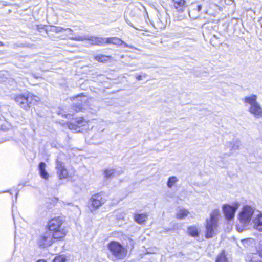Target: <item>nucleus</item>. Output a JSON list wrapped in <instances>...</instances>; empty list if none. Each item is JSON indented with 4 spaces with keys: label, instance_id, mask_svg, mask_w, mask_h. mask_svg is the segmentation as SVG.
Here are the masks:
<instances>
[{
    "label": "nucleus",
    "instance_id": "nucleus-1",
    "mask_svg": "<svg viewBox=\"0 0 262 262\" xmlns=\"http://www.w3.org/2000/svg\"><path fill=\"white\" fill-rule=\"evenodd\" d=\"M62 224L63 221L61 218L57 217L52 219L47 224L48 231H51L54 238L58 239L64 237L67 232Z\"/></svg>",
    "mask_w": 262,
    "mask_h": 262
},
{
    "label": "nucleus",
    "instance_id": "nucleus-2",
    "mask_svg": "<svg viewBox=\"0 0 262 262\" xmlns=\"http://www.w3.org/2000/svg\"><path fill=\"white\" fill-rule=\"evenodd\" d=\"M14 100L21 108L27 110L32 105L35 104L39 100V98L30 93H25L16 95Z\"/></svg>",
    "mask_w": 262,
    "mask_h": 262
},
{
    "label": "nucleus",
    "instance_id": "nucleus-3",
    "mask_svg": "<svg viewBox=\"0 0 262 262\" xmlns=\"http://www.w3.org/2000/svg\"><path fill=\"white\" fill-rule=\"evenodd\" d=\"M219 211L214 210L210 215V219L206 221V234L207 238H210L215 235V230L217 226L218 216Z\"/></svg>",
    "mask_w": 262,
    "mask_h": 262
},
{
    "label": "nucleus",
    "instance_id": "nucleus-4",
    "mask_svg": "<svg viewBox=\"0 0 262 262\" xmlns=\"http://www.w3.org/2000/svg\"><path fill=\"white\" fill-rule=\"evenodd\" d=\"M256 100V95L253 94L246 97L244 101V102L250 105L249 111L251 114H253L256 118H262V108Z\"/></svg>",
    "mask_w": 262,
    "mask_h": 262
},
{
    "label": "nucleus",
    "instance_id": "nucleus-5",
    "mask_svg": "<svg viewBox=\"0 0 262 262\" xmlns=\"http://www.w3.org/2000/svg\"><path fill=\"white\" fill-rule=\"evenodd\" d=\"M256 211L254 208L249 206L244 207L239 214L240 224H242L244 226H248L251 221L252 217L253 218L255 216Z\"/></svg>",
    "mask_w": 262,
    "mask_h": 262
},
{
    "label": "nucleus",
    "instance_id": "nucleus-6",
    "mask_svg": "<svg viewBox=\"0 0 262 262\" xmlns=\"http://www.w3.org/2000/svg\"><path fill=\"white\" fill-rule=\"evenodd\" d=\"M108 248L113 255L117 258L121 259L125 257V250L119 243L112 241L108 244Z\"/></svg>",
    "mask_w": 262,
    "mask_h": 262
},
{
    "label": "nucleus",
    "instance_id": "nucleus-7",
    "mask_svg": "<svg viewBox=\"0 0 262 262\" xmlns=\"http://www.w3.org/2000/svg\"><path fill=\"white\" fill-rule=\"evenodd\" d=\"M55 239L51 231H46L40 236L38 243L40 247H47L54 243Z\"/></svg>",
    "mask_w": 262,
    "mask_h": 262
},
{
    "label": "nucleus",
    "instance_id": "nucleus-8",
    "mask_svg": "<svg viewBox=\"0 0 262 262\" xmlns=\"http://www.w3.org/2000/svg\"><path fill=\"white\" fill-rule=\"evenodd\" d=\"M106 200L104 198L102 193H98L93 195L90 200L91 206L90 208L91 211L100 207L105 203Z\"/></svg>",
    "mask_w": 262,
    "mask_h": 262
},
{
    "label": "nucleus",
    "instance_id": "nucleus-9",
    "mask_svg": "<svg viewBox=\"0 0 262 262\" xmlns=\"http://www.w3.org/2000/svg\"><path fill=\"white\" fill-rule=\"evenodd\" d=\"M238 207V205L237 204L235 206H231L229 205H224L223 206V212L227 220H231L234 218L235 213Z\"/></svg>",
    "mask_w": 262,
    "mask_h": 262
},
{
    "label": "nucleus",
    "instance_id": "nucleus-10",
    "mask_svg": "<svg viewBox=\"0 0 262 262\" xmlns=\"http://www.w3.org/2000/svg\"><path fill=\"white\" fill-rule=\"evenodd\" d=\"M255 217L253 219V227L254 229L262 232V213L256 211Z\"/></svg>",
    "mask_w": 262,
    "mask_h": 262
},
{
    "label": "nucleus",
    "instance_id": "nucleus-11",
    "mask_svg": "<svg viewBox=\"0 0 262 262\" xmlns=\"http://www.w3.org/2000/svg\"><path fill=\"white\" fill-rule=\"evenodd\" d=\"M241 145V142L238 139H234L231 141L228 142L226 145V148H229L230 151L228 156L232 155L234 151L239 150Z\"/></svg>",
    "mask_w": 262,
    "mask_h": 262
},
{
    "label": "nucleus",
    "instance_id": "nucleus-12",
    "mask_svg": "<svg viewBox=\"0 0 262 262\" xmlns=\"http://www.w3.org/2000/svg\"><path fill=\"white\" fill-rule=\"evenodd\" d=\"M56 169L57 170V174L60 179L66 178L68 176V171L66 169L63 163L57 159L56 161Z\"/></svg>",
    "mask_w": 262,
    "mask_h": 262
},
{
    "label": "nucleus",
    "instance_id": "nucleus-13",
    "mask_svg": "<svg viewBox=\"0 0 262 262\" xmlns=\"http://www.w3.org/2000/svg\"><path fill=\"white\" fill-rule=\"evenodd\" d=\"M192 9L189 11V15L191 18L195 19L200 16V11L202 9V5L198 4L195 3L192 5Z\"/></svg>",
    "mask_w": 262,
    "mask_h": 262
},
{
    "label": "nucleus",
    "instance_id": "nucleus-14",
    "mask_svg": "<svg viewBox=\"0 0 262 262\" xmlns=\"http://www.w3.org/2000/svg\"><path fill=\"white\" fill-rule=\"evenodd\" d=\"M87 124L86 122L84 121L82 118L80 119L79 120L74 122V123H71L69 127L71 129H73V126H76L75 130L77 132H82L84 129L80 128V127L84 126Z\"/></svg>",
    "mask_w": 262,
    "mask_h": 262
},
{
    "label": "nucleus",
    "instance_id": "nucleus-15",
    "mask_svg": "<svg viewBox=\"0 0 262 262\" xmlns=\"http://www.w3.org/2000/svg\"><path fill=\"white\" fill-rule=\"evenodd\" d=\"M86 40L90 41L93 45L103 46L105 45V39L103 38L87 35Z\"/></svg>",
    "mask_w": 262,
    "mask_h": 262
},
{
    "label": "nucleus",
    "instance_id": "nucleus-16",
    "mask_svg": "<svg viewBox=\"0 0 262 262\" xmlns=\"http://www.w3.org/2000/svg\"><path fill=\"white\" fill-rule=\"evenodd\" d=\"M173 6L178 11L182 12L187 7L185 0H173Z\"/></svg>",
    "mask_w": 262,
    "mask_h": 262
},
{
    "label": "nucleus",
    "instance_id": "nucleus-17",
    "mask_svg": "<svg viewBox=\"0 0 262 262\" xmlns=\"http://www.w3.org/2000/svg\"><path fill=\"white\" fill-rule=\"evenodd\" d=\"M46 164L45 162H41L39 164L38 169L40 176L48 180L49 175L46 170Z\"/></svg>",
    "mask_w": 262,
    "mask_h": 262
},
{
    "label": "nucleus",
    "instance_id": "nucleus-18",
    "mask_svg": "<svg viewBox=\"0 0 262 262\" xmlns=\"http://www.w3.org/2000/svg\"><path fill=\"white\" fill-rule=\"evenodd\" d=\"M148 215L146 213L136 214L134 216L135 220L139 224H143L147 219Z\"/></svg>",
    "mask_w": 262,
    "mask_h": 262
},
{
    "label": "nucleus",
    "instance_id": "nucleus-19",
    "mask_svg": "<svg viewBox=\"0 0 262 262\" xmlns=\"http://www.w3.org/2000/svg\"><path fill=\"white\" fill-rule=\"evenodd\" d=\"M81 96L80 95H78L76 96L75 98L78 100V102L76 104L74 103L72 105L71 109L73 110V111H72V113L74 112H77L80 111L82 108V101L79 100L78 99L79 98H80Z\"/></svg>",
    "mask_w": 262,
    "mask_h": 262
},
{
    "label": "nucleus",
    "instance_id": "nucleus-20",
    "mask_svg": "<svg viewBox=\"0 0 262 262\" xmlns=\"http://www.w3.org/2000/svg\"><path fill=\"white\" fill-rule=\"evenodd\" d=\"M123 41L117 37H110L106 39L105 41V43H113L116 45H121Z\"/></svg>",
    "mask_w": 262,
    "mask_h": 262
},
{
    "label": "nucleus",
    "instance_id": "nucleus-21",
    "mask_svg": "<svg viewBox=\"0 0 262 262\" xmlns=\"http://www.w3.org/2000/svg\"><path fill=\"white\" fill-rule=\"evenodd\" d=\"M189 213L188 210L184 208L180 209L177 213L176 217L178 219L182 220L186 217Z\"/></svg>",
    "mask_w": 262,
    "mask_h": 262
},
{
    "label": "nucleus",
    "instance_id": "nucleus-22",
    "mask_svg": "<svg viewBox=\"0 0 262 262\" xmlns=\"http://www.w3.org/2000/svg\"><path fill=\"white\" fill-rule=\"evenodd\" d=\"M111 58V57L110 56H106L103 54L98 55L94 57V59H95V60L103 63L106 62Z\"/></svg>",
    "mask_w": 262,
    "mask_h": 262
},
{
    "label": "nucleus",
    "instance_id": "nucleus-23",
    "mask_svg": "<svg viewBox=\"0 0 262 262\" xmlns=\"http://www.w3.org/2000/svg\"><path fill=\"white\" fill-rule=\"evenodd\" d=\"M52 28L51 29V31L54 32L56 33H59L63 31H68L70 33H72L73 32V30L71 28H64L63 27H59V26H58V27L52 26Z\"/></svg>",
    "mask_w": 262,
    "mask_h": 262
},
{
    "label": "nucleus",
    "instance_id": "nucleus-24",
    "mask_svg": "<svg viewBox=\"0 0 262 262\" xmlns=\"http://www.w3.org/2000/svg\"><path fill=\"white\" fill-rule=\"evenodd\" d=\"M188 233L190 235L193 237L199 236V231L198 228L195 226H190L188 228Z\"/></svg>",
    "mask_w": 262,
    "mask_h": 262
},
{
    "label": "nucleus",
    "instance_id": "nucleus-25",
    "mask_svg": "<svg viewBox=\"0 0 262 262\" xmlns=\"http://www.w3.org/2000/svg\"><path fill=\"white\" fill-rule=\"evenodd\" d=\"M117 173V171L114 169H107L104 171L105 177L109 179L113 177Z\"/></svg>",
    "mask_w": 262,
    "mask_h": 262
},
{
    "label": "nucleus",
    "instance_id": "nucleus-26",
    "mask_svg": "<svg viewBox=\"0 0 262 262\" xmlns=\"http://www.w3.org/2000/svg\"><path fill=\"white\" fill-rule=\"evenodd\" d=\"M178 181V179L176 177L172 176L168 179L167 183V185L168 188H171L172 186Z\"/></svg>",
    "mask_w": 262,
    "mask_h": 262
},
{
    "label": "nucleus",
    "instance_id": "nucleus-27",
    "mask_svg": "<svg viewBox=\"0 0 262 262\" xmlns=\"http://www.w3.org/2000/svg\"><path fill=\"white\" fill-rule=\"evenodd\" d=\"M87 35L84 36H76L75 37H70V39L75 41H83L86 40Z\"/></svg>",
    "mask_w": 262,
    "mask_h": 262
},
{
    "label": "nucleus",
    "instance_id": "nucleus-28",
    "mask_svg": "<svg viewBox=\"0 0 262 262\" xmlns=\"http://www.w3.org/2000/svg\"><path fill=\"white\" fill-rule=\"evenodd\" d=\"M216 262H228L224 253H222L217 257Z\"/></svg>",
    "mask_w": 262,
    "mask_h": 262
},
{
    "label": "nucleus",
    "instance_id": "nucleus-29",
    "mask_svg": "<svg viewBox=\"0 0 262 262\" xmlns=\"http://www.w3.org/2000/svg\"><path fill=\"white\" fill-rule=\"evenodd\" d=\"M66 261V258L63 255H60L56 256L53 260V262H65Z\"/></svg>",
    "mask_w": 262,
    "mask_h": 262
},
{
    "label": "nucleus",
    "instance_id": "nucleus-30",
    "mask_svg": "<svg viewBox=\"0 0 262 262\" xmlns=\"http://www.w3.org/2000/svg\"><path fill=\"white\" fill-rule=\"evenodd\" d=\"M247 226H244L242 224H238L236 225V228L237 230L238 231V232H242L244 230V227H246Z\"/></svg>",
    "mask_w": 262,
    "mask_h": 262
},
{
    "label": "nucleus",
    "instance_id": "nucleus-31",
    "mask_svg": "<svg viewBox=\"0 0 262 262\" xmlns=\"http://www.w3.org/2000/svg\"><path fill=\"white\" fill-rule=\"evenodd\" d=\"M257 252L259 256L262 258V242H260L258 245L257 247Z\"/></svg>",
    "mask_w": 262,
    "mask_h": 262
},
{
    "label": "nucleus",
    "instance_id": "nucleus-32",
    "mask_svg": "<svg viewBox=\"0 0 262 262\" xmlns=\"http://www.w3.org/2000/svg\"><path fill=\"white\" fill-rule=\"evenodd\" d=\"M125 21H126V23H127L129 25H130L131 27H133L134 28L136 29V30H142V29H140V28H136V27H135L133 25V24L130 21H129L128 20V19L125 18Z\"/></svg>",
    "mask_w": 262,
    "mask_h": 262
},
{
    "label": "nucleus",
    "instance_id": "nucleus-33",
    "mask_svg": "<svg viewBox=\"0 0 262 262\" xmlns=\"http://www.w3.org/2000/svg\"><path fill=\"white\" fill-rule=\"evenodd\" d=\"M125 21H126V23H127L129 25H130L131 27H133L134 28L136 29V30H142V29H140V28H136V27H135L133 25V24L130 21H129L128 20V19L125 18Z\"/></svg>",
    "mask_w": 262,
    "mask_h": 262
},
{
    "label": "nucleus",
    "instance_id": "nucleus-34",
    "mask_svg": "<svg viewBox=\"0 0 262 262\" xmlns=\"http://www.w3.org/2000/svg\"><path fill=\"white\" fill-rule=\"evenodd\" d=\"M125 21H126V23H127L129 25H130L131 27H133L134 28L136 29V30H142V29H140V28H136V27H135L133 25V24L130 21H129L128 20V19L125 18Z\"/></svg>",
    "mask_w": 262,
    "mask_h": 262
},
{
    "label": "nucleus",
    "instance_id": "nucleus-35",
    "mask_svg": "<svg viewBox=\"0 0 262 262\" xmlns=\"http://www.w3.org/2000/svg\"><path fill=\"white\" fill-rule=\"evenodd\" d=\"M249 262H261L260 261H257L255 259V257H252L251 259L250 260Z\"/></svg>",
    "mask_w": 262,
    "mask_h": 262
},
{
    "label": "nucleus",
    "instance_id": "nucleus-36",
    "mask_svg": "<svg viewBox=\"0 0 262 262\" xmlns=\"http://www.w3.org/2000/svg\"><path fill=\"white\" fill-rule=\"evenodd\" d=\"M122 45H123L125 47H128L132 49L133 48V47L132 46L128 45L126 43L124 42V41Z\"/></svg>",
    "mask_w": 262,
    "mask_h": 262
},
{
    "label": "nucleus",
    "instance_id": "nucleus-37",
    "mask_svg": "<svg viewBox=\"0 0 262 262\" xmlns=\"http://www.w3.org/2000/svg\"><path fill=\"white\" fill-rule=\"evenodd\" d=\"M136 78L138 80H141L142 79V75H137L136 77Z\"/></svg>",
    "mask_w": 262,
    "mask_h": 262
},
{
    "label": "nucleus",
    "instance_id": "nucleus-38",
    "mask_svg": "<svg viewBox=\"0 0 262 262\" xmlns=\"http://www.w3.org/2000/svg\"><path fill=\"white\" fill-rule=\"evenodd\" d=\"M37 262H46V261H45L44 260H39L37 261Z\"/></svg>",
    "mask_w": 262,
    "mask_h": 262
},
{
    "label": "nucleus",
    "instance_id": "nucleus-39",
    "mask_svg": "<svg viewBox=\"0 0 262 262\" xmlns=\"http://www.w3.org/2000/svg\"><path fill=\"white\" fill-rule=\"evenodd\" d=\"M3 46H4V44L2 42L0 41V47Z\"/></svg>",
    "mask_w": 262,
    "mask_h": 262
},
{
    "label": "nucleus",
    "instance_id": "nucleus-40",
    "mask_svg": "<svg viewBox=\"0 0 262 262\" xmlns=\"http://www.w3.org/2000/svg\"><path fill=\"white\" fill-rule=\"evenodd\" d=\"M121 173H122V172H121ZM120 174V172H118V174Z\"/></svg>",
    "mask_w": 262,
    "mask_h": 262
}]
</instances>
